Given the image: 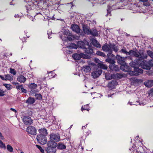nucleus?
<instances>
[{
  "label": "nucleus",
  "mask_w": 153,
  "mask_h": 153,
  "mask_svg": "<svg viewBox=\"0 0 153 153\" xmlns=\"http://www.w3.org/2000/svg\"><path fill=\"white\" fill-rule=\"evenodd\" d=\"M77 45L79 48L84 49L85 53L88 54L91 53L89 49L86 48L85 47V44L84 42L82 41H79L77 43Z\"/></svg>",
  "instance_id": "20e7f679"
},
{
  "label": "nucleus",
  "mask_w": 153,
  "mask_h": 153,
  "mask_svg": "<svg viewBox=\"0 0 153 153\" xmlns=\"http://www.w3.org/2000/svg\"><path fill=\"white\" fill-rule=\"evenodd\" d=\"M94 61L95 62L98 63V64H99L102 62L100 60L98 59L97 58H94Z\"/></svg>",
  "instance_id": "8fccbe9b"
},
{
  "label": "nucleus",
  "mask_w": 153,
  "mask_h": 153,
  "mask_svg": "<svg viewBox=\"0 0 153 153\" xmlns=\"http://www.w3.org/2000/svg\"><path fill=\"white\" fill-rule=\"evenodd\" d=\"M70 48L76 49L77 47V45L74 43H71L69 46Z\"/></svg>",
  "instance_id": "4c0bfd02"
},
{
  "label": "nucleus",
  "mask_w": 153,
  "mask_h": 153,
  "mask_svg": "<svg viewBox=\"0 0 153 153\" xmlns=\"http://www.w3.org/2000/svg\"><path fill=\"white\" fill-rule=\"evenodd\" d=\"M23 87V85H18L16 87V88L19 90H21L22 89V88Z\"/></svg>",
  "instance_id": "5fc2aeb1"
},
{
  "label": "nucleus",
  "mask_w": 153,
  "mask_h": 153,
  "mask_svg": "<svg viewBox=\"0 0 153 153\" xmlns=\"http://www.w3.org/2000/svg\"><path fill=\"white\" fill-rule=\"evenodd\" d=\"M109 46L111 50H113L114 51L117 52L118 51V47L115 45L111 43H109Z\"/></svg>",
  "instance_id": "5701e85b"
},
{
  "label": "nucleus",
  "mask_w": 153,
  "mask_h": 153,
  "mask_svg": "<svg viewBox=\"0 0 153 153\" xmlns=\"http://www.w3.org/2000/svg\"><path fill=\"white\" fill-rule=\"evenodd\" d=\"M0 77L3 80H6V79H5V77H4L2 75H0Z\"/></svg>",
  "instance_id": "052dcab7"
},
{
  "label": "nucleus",
  "mask_w": 153,
  "mask_h": 153,
  "mask_svg": "<svg viewBox=\"0 0 153 153\" xmlns=\"http://www.w3.org/2000/svg\"><path fill=\"white\" fill-rule=\"evenodd\" d=\"M110 9H108L107 10V13L106 15V16H107L109 14H110V15H111V11L110 10Z\"/></svg>",
  "instance_id": "13d9d810"
},
{
  "label": "nucleus",
  "mask_w": 153,
  "mask_h": 153,
  "mask_svg": "<svg viewBox=\"0 0 153 153\" xmlns=\"http://www.w3.org/2000/svg\"><path fill=\"white\" fill-rule=\"evenodd\" d=\"M0 138L2 140L4 139V136L2 135V134L0 132Z\"/></svg>",
  "instance_id": "bf43d9fd"
},
{
  "label": "nucleus",
  "mask_w": 153,
  "mask_h": 153,
  "mask_svg": "<svg viewBox=\"0 0 153 153\" xmlns=\"http://www.w3.org/2000/svg\"><path fill=\"white\" fill-rule=\"evenodd\" d=\"M26 80V78L22 75L19 76L17 78V80L21 83H24Z\"/></svg>",
  "instance_id": "412c9836"
},
{
  "label": "nucleus",
  "mask_w": 153,
  "mask_h": 153,
  "mask_svg": "<svg viewBox=\"0 0 153 153\" xmlns=\"http://www.w3.org/2000/svg\"><path fill=\"white\" fill-rule=\"evenodd\" d=\"M102 70L100 69H97L94 70L91 73V76L94 79L99 77L101 74Z\"/></svg>",
  "instance_id": "1a4fd4ad"
},
{
  "label": "nucleus",
  "mask_w": 153,
  "mask_h": 153,
  "mask_svg": "<svg viewBox=\"0 0 153 153\" xmlns=\"http://www.w3.org/2000/svg\"><path fill=\"white\" fill-rule=\"evenodd\" d=\"M149 63L150 67H153V59H151L149 60Z\"/></svg>",
  "instance_id": "3c124183"
},
{
  "label": "nucleus",
  "mask_w": 153,
  "mask_h": 153,
  "mask_svg": "<svg viewBox=\"0 0 153 153\" xmlns=\"http://www.w3.org/2000/svg\"><path fill=\"white\" fill-rule=\"evenodd\" d=\"M70 34L68 30H65L63 33V35H65L67 37V36L69 35Z\"/></svg>",
  "instance_id": "a19ab883"
},
{
  "label": "nucleus",
  "mask_w": 153,
  "mask_h": 153,
  "mask_svg": "<svg viewBox=\"0 0 153 153\" xmlns=\"http://www.w3.org/2000/svg\"><path fill=\"white\" fill-rule=\"evenodd\" d=\"M26 131L28 133L31 135H35L36 134V129L33 126H28L26 128Z\"/></svg>",
  "instance_id": "6e6552de"
},
{
  "label": "nucleus",
  "mask_w": 153,
  "mask_h": 153,
  "mask_svg": "<svg viewBox=\"0 0 153 153\" xmlns=\"http://www.w3.org/2000/svg\"><path fill=\"white\" fill-rule=\"evenodd\" d=\"M116 58L117 60V62L120 64H125V61L126 59V57H123L119 55H117L116 57Z\"/></svg>",
  "instance_id": "f8f14e48"
},
{
  "label": "nucleus",
  "mask_w": 153,
  "mask_h": 153,
  "mask_svg": "<svg viewBox=\"0 0 153 153\" xmlns=\"http://www.w3.org/2000/svg\"><path fill=\"white\" fill-rule=\"evenodd\" d=\"M57 143L51 141H49L47 144V147L45 150L48 153H55L56 152V148Z\"/></svg>",
  "instance_id": "f257e3e1"
},
{
  "label": "nucleus",
  "mask_w": 153,
  "mask_h": 153,
  "mask_svg": "<svg viewBox=\"0 0 153 153\" xmlns=\"http://www.w3.org/2000/svg\"><path fill=\"white\" fill-rule=\"evenodd\" d=\"M36 98L38 100H41L42 99V96L40 94H37L36 95Z\"/></svg>",
  "instance_id": "09e8293b"
},
{
  "label": "nucleus",
  "mask_w": 153,
  "mask_h": 153,
  "mask_svg": "<svg viewBox=\"0 0 153 153\" xmlns=\"http://www.w3.org/2000/svg\"><path fill=\"white\" fill-rule=\"evenodd\" d=\"M36 146L40 150L41 152L43 153L44 152V150L39 146L36 145Z\"/></svg>",
  "instance_id": "de8ad7c7"
},
{
  "label": "nucleus",
  "mask_w": 153,
  "mask_h": 153,
  "mask_svg": "<svg viewBox=\"0 0 153 153\" xmlns=\"http://www.w3.org/2000/svg\"><path fill=\"white\" fill-rule=\"evenodd\" d=\"M82 69L85 72L89 73L91 71V68L89 66H85L83 67Z\"/></svg>",
  "instance_id": "4be33fe9"
},
{
  "label": "nucleus",
  "mask_w": 153,
  "mask_h": 153,
  "mask_svg": "<svg viewBox=\"0 0 153 153\" xmlns=\"http://www.w3.org/2000/svg\"><path fill=\"white\" fill-rule=\"evenodd\" d=\"M129 55H131L136 57H138V52H137L135 51L131 50L129 51Z\"/></svg>",
  "instance_id": "b1692460"
},
{
  "label": "nucleus",
  "mask_w": 153,
  "mask_h": 153,
  "mask_svg": "<svg viewBox=\"0 0 153 153\" xmlns=\"http://www.w3.org/2000/svg\"><path fill=\"white\" fill-rule=\"evenodd\" d=\"M120 52H122V53H125L126 54L129 55V51L127 52L126 50V49L125 48H123L120 51Z\"/></svg>",
  "instance_id": "79ce46f5"
},
{
  "label": "nucleus",
  "mask_w": 153,
  "mask_h": 153,
  "mask_svg": "<svg viewBox=\"0 0 153 153\" xmlns=\"http://www.w3.org/2000/svg\"><path fill=\"white\" fill-rule=\"evenodd\" d=\"M10 110H11L12 111H13L14 112H16V110L13 108H10Z\"/></svg>",
  "instance_id": "0e129e2a"
},
{
  "label": "nucleus",
  "mask_w": 153,
  "mask_h": 153,
  "mask_svg": "<svg viewBox=\"0 0 153 153\" xmlns=\"http://www.w3.org/2000/svg\"><path fill=\"white\" fill-rule=\"evenodd\" d=\"M23 121L24 123L27 125H30L33 123V120L29 116H24L23 119Z\"/></svg>",
  "instance_id": "9d476101"
},
{
  "label": "nucleus",
  "mask_w": 153,
  "mask_h": 153,
  "mask_svg": "<svg viewBox=\"0 0 153 153\" xmlns=\"http://www.w3.org/2000/svg\"><path fill=\"white\" fill-rule=\"evenodd\" d=\"M35 102V100L34 98L30 97L27 100L26 102L30 104H32Z\"/></svg>",
  "instance_id": "cd10ccee"
},
{
  "label": "nucleus",
  "mask_w": 153,
  "mask_h": 153,
  "mask_svg": "<svg viewBox=\"0 0 153 153\" xmlns=\"http://www.w3.org/2000/svg\"><path fill=\"white\" fill-rule=\"evenodd\" d=\"M5 76L6 80H8L10 81L13 80V76L10 74L5 75Z\"/></svg>",
  "instance_id": "473e14b6"
},
{
  "label": "nucleus",
  "mask_w": 153,
  "mask_h": 153,
  "mask_svg": "<svg viewBox=\"0 0 153 153\" xmlns=\"http://www.w3.org/2000/svg\"><path fill=\"white\" fill-rule=\"evenodd\" d=\"M45 136L42 135H37L36 139L39 143L42 145L45 144L47 141Z\"/></svg>",
  "instance_id": "39448f33"
},
{
  "label": "nucleus",
  "mask_w": 153,
  "mask_h": 153,
  "mask_svg": "<svg viewBox=\"0 0 153 153\" xmlns=\"http://www.w3.org/2000/svg\"><path fill=\"white\" fill-rule=\"evenodd\" d=\"M7 150L10 152H13V148L10 145L8 144L7 146Z\"/></svg>",
  "instance_id": "f704fd0d"
},
{
  "label": "nucleus",
  "mask_w": 153,
  "mask_h": 153,
  "mask_svg": "<svg viewBox=\"0 0 153 153\" xmlns=\"http://www.w3.org/2000/svg\"><path fill=\"white\" fill-rule=\"evenodd\" d=\"M123 77L122 74L119 73L113 74H111V79H120Z\"/></svg>",
  "instance_id": "2eb2a0df"
},
{
  "label": "nucleus",
  "mask_w": 153,
  "mask_h": 153,
  "mask_svg": "<svg viewBox=\"0 0 153 153\" xmlns=\"http://www.w3.org/2000/svg\"><path fill=\"white\" fill-rule=\"evenodd\" d=\"M96 54L98 56H102L103 57L106 56V55L105 53L99 51H97Z\"/></svg>",
  "instance_id": "72a5a7b5"
},
{
  "label": "nucleus",
  "mask_w": 153,
  "mask_h": 153,
  "mask_svg": "<svg viewBox=\"0 0 153 153\" xmlns=\"http://www.w3.org/2000/svg\"><path fill=\"white\" fill-rule=\"evenodd\" d=\"M63 35L62 36H60L61 38L62 39L63 41H65L67 39V37L65 36V35L63 36Z\"/></svg>",
  "instance_id": "603ef678"
},
{
  "label": "nucleus",
  "mask_w": 153,
  "mask_h": 153,
  "mask_svg": "<svg viewBox=\"0 0 153 153\" xmlns=\"http://www.w3.org/2000/svg\"><path fill=\"white\" fill-rule=\"evenodd\" d=\"M91 42L92 44L97 48H100L101 47L100 45L95 39H92Z\"/></svg>",
  "instance_id": "a211bd4d"
},
{
  "label": "nucleus",
  "mask_w": 153,
  "mask_h": 153,
  "mask_svg": "<svg viewBox=\"0 0 153 153\" xmlns=\"http://www.w3.org/2000/svg\"><path fill=\"white\" fill-rule=\"evenodd\" d=\"M46 79V78L45 77H44L42 78H38V80H37V82L38 83H40V84H41L42 83V81H44Z\"/></svg>",
  "instance_id": "37998d69"
},
{
  "label": "nucleus",
  "mask_w": 153,
  "mask_h": 153,
  "mask_svg": "<svg viewBox=\"0 0 153 153\" xmlns=\"http://www.w3.org/2000/svg\"><path fill=\"white\" fill-rule=\"evenodd\" d=\"M51 141L58 142L60 140V137L58 133H52L50 135Z\"/></svg>",
  "instance_id": "423d86ee"
},
{
  "label": "nucleus",
  "mask_w": 153,
  "mask_h": 153,
  "mask_svg": "<svg viewBox=\"0 0 153 153\" xmlns=\"http://www.w3.org/2000/svg\"><path fill=\"white\" fill-rule=\"evenodd\" d=\"M147 53L151 58H153V53L152 51L149 50L147 51Z\"/></svg>",
  "instance_id": "c03bdc74"
},
{
  "label": "nucleus",
  "mask_w": 153,
  "mask_h": 153,
  "mask_svg": "<svg viewBox=\"0 0 153 153\" xmlns=\"http://www.w3.org/2000/svg\"><path fill=\"white\" fill-rule=\"evenodd\" d=\"M37 85L34 83H31L29 86V88L32 91L33 90L35 89L37 87Z\"/></svg>",
  "instance_id": "2f4dec72"
},
{
  "label": "nucleus",
  "mask_w": 153,
  "mask_h": 153,
  "mask_svg": "<svg viewBox=\"0 0 153 153\" xmlns=\"http://www.w3.org/2000/svg\"><path fill=\"white\" fill-rule=\"evenodd\" d=\"M144 84L146 87H151L153 85V80H148L144 82Z\"/></svg>",
  "instance_id": "aec40b11"
},
{
  "label": "nucleus",
  "mask_w": 153,
  "mask_h": 153,
  "mask_svg": "<svg viewBox=\"0 0 153 153\" xmlns=\"http://www.w3.org/2000/svg\"><path fill=\"white\" fill-rule=\"evenodd\" d=\"M5 95L4 92L3 90H0V96H3Z\"/></svg>",
  "instance_id": "864d4df0"
},
{
  "label": "nucleus",
  "mask_w": 153,
  "mask_h": 153,
  "mask_svg": "<svg viewBox=\"0 0 153 153\" xmlns=\"http://www.w3.org/2000/svg\"><path fill=\"white\" fill-rule=\"evenodd\" d=\"M38 131L39 132V135H42L46 136L48 134L47 130L44 128H41L38 130Z\"/></svg>",
  "instance_id": "6ab92c4d"
},
{
  "label": "nucleus",
  "mask_w": 153,
  "mask_h": 153,
  "mask_svg": "<svg viewBox=\"0 0 153 153\" xmlns=\"http://www.w3.org/2000/svg\"><path fill=\"white\" fill-rule=\"evenodd\" d=\"M115 63H113L112 64H110L109 66L110 69L112 71H119V68L118 66L114 64Z\"/></svg>",
  "instance_id": "dca6fc26"
},
{
  "label": "nucleus",
  "mask_w": 153,
  "mask_h": 153,
  "mask_svg": "<svg viewBox=\"0 0 153 153\" xmlns=\"http://www.w3.org/2000/svg\"><path fill=\"white\" fill-rule=\"evenodd\" d=\"M57 146L58 149H63L66 148L65 146L61 143H59L58 145H57Z\"/></svg>",
  "instance_id": "bb28decb"
},
{
  "label": "nucleus",
  "mask_w": 153,
  "mask_h": 153,
  "mask_svg": "<svg viewBox=\"0 0 153 153\" xmlns=\"http://www.w3.org/2000/svg\"><path fill=\"white\" fill-rule=\"evenodd\" d=\"M67 39L69 41H71L72 40V38L71 36L68 35L67 37Z\"/></svg>",
  "instance_id": "4d7b16f0"
},
{
  "label": "nucleus",
  "mask_w": 153,
  "mask_h": 153,
  "mask_svg": "<svg viewBox=\"0 0 153 153\" xmlns=\"http://www.w3.org/2000/svg\"><path fill=\"white\" fill-rule=\"evenodd\" d=\"M118 85V82L116 80H112L109 82L107 85V87L112 89L114 88Z\"/></svg>",
  "instance_id": "9b49d317"
},
{
  "label": "nucleus",
  "mask_w": 153,
  "mask_h": 153,
  "mask_svg": "<svg viewBox=\"0 0 153 153\" xmlns=\"http://www.w3.org/2000/svg\"><path fill=\"white\" fill-rule=\"evenodd\" d=\"M88 64L89 65H94L95 64H94V63H91L90 62V61H88Z\"/></svg>",
  "instance_id": "680f3d73"
},
{
  "label": "nucleus",
  "mask_w": 153,
  "mask_h": 153,
  "mask_svg": "<svg viewBox=\"0 0 153 153\" xmlns=\"http://www.w3.org/2000/svg\"><path fill=\"white\" fill-rule=\"evenodd\" d=\"M147 55L144 53V52L141 51L138 52V57H137L140 59H146L147 57Z\"/></svg>",
  "instance_id": "ddd939ff"
},
{
  "label": "nucleus",
  "mask_w": 153,
  "mask_h": 153,
  "mask_svg": "<svg viewBox=\"0 0 153 153\" xmlns=\"http://www.w3.org/2000/svg\"><path fill=\"white\" fill-rule=\"evenodd\" d=\"M55 75V74L53 73V71H51L48 72V76L50 78H51L53 77Z\"/></svg>",
  "instance_id": "e433bc0d"
},
{
  "label": "nucleus",
  "mask_w": 153,
  "mask_h": 153,
  "mask_svg": "<svg viewBox=\"0 0 153 153\" xmlns=\"http://www.w3.org/2000/svg\"><path fill=\"white\" fill-rule=\"evenodd\" d=\"M102 49L104 51L108 53L107 54V56L108 57H113L114 56V55L112 54V51L110 48L109 44L108 45L105 44L102 47Z\"/></svg>",
  "instance_id": "f03ea898"
},
{
  "label": "nucleus",
  "mask_w": 153,
  "mask_h": 153,
  "mask_svg": "<svg viewBox=\"0 0 153 153\" xmlns=\"http://www.w3.org/2000/svg\"><path fill=\"white\" fill-rule=\"evenodd\" d=\"M105 76L107 80H109L111 79V74L109 73L105 74Z\"/></svg>",
  "instance_id": "c9c22d12"
},
{
  "label": "nucleus",
  "mask_w": 153,
  "mask_h": 153,
  "mask_svg": "<svg viewBox=\"0 0 153 153\" xmlns=\"http://www.w3.org/2000/svg\"><path fill=\"white\" fill-rule=\"evenodd\" d=\"M10 73L12 74H13V75H16V72L14 69L10 68Z\"/></svg>",
  "instance_id": "49530a36"
},
{
  "label": "nucleus",
  "mask_w": 153,
  "mask_h": 153,
  "mask_svg": "<svg viewBox=\"0 0 153 153\" xmlns=\"http://www.w3.org/2000/svg\"><path fill=\"white\" fill-rule=\"evenodd\" d=\"M0 148H3L4 149H6V146L5 144L3 142L0 140Z\"/></svg>",
  "instance_id": "58836bf2"
},
{
  "label": "nucleus",
  "mask_w": 153,
  "mask_h": 153,
  "mask_svg": "<svg viewBox=\"0 0 153 153\" xmlns=\"http://www.w3.org/2000/svg\"><path fill=\"white\" fill-rule=\"evenodd\" d=\"M15 17L16 18H19V16L17 14V15H15Z\"/></svg>",
  "instance_id": "338daca9"
},
{
  "label": "nucleus",
  "mask_w": 153,
  "mask_h": 153,
  "mask_svg": "<svg viewBox=\"0 0 153 153\" xmlns=\"http://www.w3.org/2000/svg\"><path fill=\"white\" fill-rule=\"evenodd\" d=\"M98 67L99 68L105 70L107 69L108 68L107 66L103 64L102 62L99 64H98Z\"/></svg>",
  "instance_id": "a878e982"
},
{
  "label": "nucleus",
  "mask_w": 153,
  "mask_h": 153,
  "mask_svg": "<svg viewBox=\"0 0 153 153\" xmlns=\"http://www.w3.org/2000/svg\"><path fill=\"white\" fill-rule=\"evenodd\" d=\"M71 28L76 33L80 32V29L79 26L76 24H73L71 26Z\"/></svg>",
  "instance_id": "4468645a"
},
{
  "label": "nucleus",
  "mask_w": 153,
  "mask_h": 153,
  "mask_svg": "<svg viewBox=\"0 0 153 153\" xmlns=\"http://www.w3.org/2000/svg\"><path fill=\"white\" fill-rule=\"evenodd\" d=\"M140 65L141 68L143 69L149 70L151 69V67L149 63V61L147 62L146 60H144L141 62Z\"/></svg>",
  "instance_id": "0eeeda50"
},
{
  "label": "nucleus",
  "mask_w": 153,
  "mask_h": 153,
  "mask_svg": "<svg viewBox=\"0 0 153 153\" xmlns=\"http://www.w3.org/2000/svg\"><path fill=\"white\" fill-rule=\"evenodd\" d=\"M72 57L74 59L76 60H79L81 58L87 59H89L90 58V56L86 55L82 53H80L79 54L76 53L72 55Z\"/></svg>",
  "instance_id": "7ed1b4c3"
},
{
  "label": "nucleus",
  "mask_w": 153,
  "mask_h": 153,
  "mask_svg": "<svg viewBox=\"0 0 153 153\" xmlns=\"http://www.w3.org/2000/svg\"><path fill=\"white\" fill-rule=\"evenodd\" d=\"M3 85L5 86V87L8 89V90H10L11 88V85L9 84H3Z\"/></svg>",
  "instance_id": "a18cd8bd"
},
{
  "label": "nucleus",
  "mask_w": 153,
  "mask_h": 153,
  "mask_svg": "<svg viewBox=\"0 0 153 153\" xmlns=\"http://www.w3.org/2000/svg\"><path fill=\"white\" fill-rule=\"evenodd\" d=\"M86 108H85L83 107L82 106L81 108V110L82 111H83L84 110H85V109Z\"/></svg>",
  "instance_id": "774afa93"
},
{
  "label": "nucleus",
  "mask_w": 153,
  "mask_h": 153,
  "mask_svg": "<svg viewBox=\"0 0 153 153\" xmlns=\"http://www.w3.org/2000/svg\"><path fill=\"white\" fill-rule=\"evenodd\" d=\"M21 90L23 92H24V93H26L27 92L26 90L24 89L23 87H22V88Z\"/></svg>",
  "instance_id": "6e6d98bb"
},
{
  "label": "nucleus",
  "mask_w": 153,
  "mask_h": 153,
  "mask_svg": "<svg viewBox=\"0 0 153 153\" xmlns=\"http://www.w3.org/2000/svg\"><path fill=\"white\" fill-rule=\"evenodd\" d=\"M140 1L142 2H146L148 1V0H139Z\"/></svg>",
  "instance_id": "69168bd1"
},
{
  "label": "nucleus",
  "mask_w": 153,
  "mask_h": 153,
  "mask_svg": "<svg viewBox=\"0 0 153 153\" xmlns=\"http://www.w3.org/2000/svg\"><path fill=\"white\" fill-rule=\"evenodd\" d=\"M136 73L138 74V75H139L140 74H142L143 72V70L139 68H135Z\"/></svg>",
  "instance_id": "c756f323"
},
{
  "label": "nucleus",
  "mask_w": 153,
  "mask_h": 153,
  "mask_svg": "<svg viewBox=\"0 0 153 153\" xmlns=\"http://www.w3.org/2000/svg\"><path fill=\"white\" fill-rule=\"evenodd\" d=\"M90 34H91L94 36H97L98 35V32L97 30L93 29L91 30Z\"/></svg>",
  "instance_id": "393cba45"
},
{
  "label": "nucleus",
  "mask_w": 153,
  "mask_h": 153,
  "mask_svg": "<svg viewBox=\"0 0 153 153\" xmlns=\"http://www.w3.org/2000/svg\"><path fill=\"white\" fill-rule=\"evenodd\" d=\"M128 72V74L129 75H131V76H137L138 74L136 73L135 71V68L134 69V71H131V70L130 68L129 70V71H127Z\"/></svg>",
  "instance_id": "7c9ffc66"
},
{
  "label": "nucleus",
  "mask_w": 153,
  "mask_h": 153,
  "mask_svg": "<svg viewBox=\"0 0 153 153\" xmlns=\"http://www.w3.org/2000/svg\"><path fill=\"white\" fill-rule=\"evenodd\" d=\"M12 84L15 85H18L19 84V83H18V82H13L12 83Z\"/></svg>",
  "instance_id": "e2e57ef3"
},
{
  "label": "nucleus",
  "mask_w": 153,
  "mask_h": 153,
  "mask_svg": "<svg viewBox=\"0 0 153 153\" xmlns=\"http://www.w3.org/2000/svg\"><path fill=\"white\" fill-rule=\"evenodd\" d=\"M83 29L85 33L88 34H90L91 30H89L86 26H83Z\"/></svg>",
  "instance_id": "c85d7f7f"
},
{
  "label": "nucleus",
  "mask_w": 153,
  "mask_h": 153,
  "mask_svg": "<svg viewBox=\"0 0 153 153\" xmlns=\"http://www.w3.org/2000/svg\"><path fill=\"white\" fill-rule=\"evenodd\" d=\"M105 61L110 64H112L113 63H115V62L113 60L111 59L110 58H108L105 60Z\"/></svg>",
  "instance_id": "ea45409f"
},
{
  "label": "nucleus",
  "mask_w": 153,
  "mask_h": 153,
  "mask_svg": "<svg viewBox=\"0 0 153 153\" xmlns=\"http://www.w3.org/2000/svg\"><path fill=\"white\" fill-rule=\"evenodd\" d=\"M120 68L123 71L127 72L129 71L130 67L125 63V64H123L121 65Z\"/></svg>",
  "instance_id": "f3484780"
}]
</instances>
